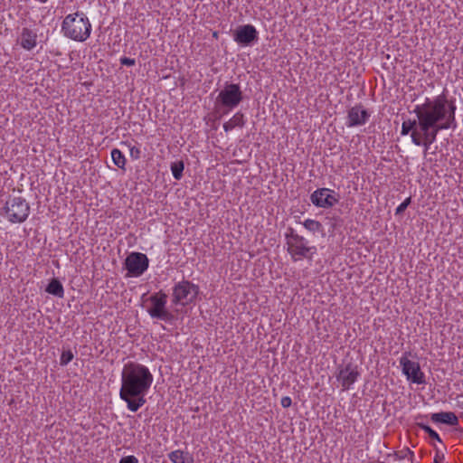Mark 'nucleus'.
<instances>
[{
    "label": "nucleus",
    "instance_id": "4",
    "mask_svg": "<svg viewBox=\"0 0 463 463\" xmlns=\"http://www.w3.org/2000/svg\"><path fill=\"white\" fill-rule=\"evenodd\" d=\"M420 119L419 133H411V137L415 146H423L426 153L436 141L439 132L443 129L436 125V118L430 116L421 117Z\"/></svg>",
    "mask_w": 463,
    "mask_h": 463
},
{
    "label": "nucleus",
    "instance_id": "5",
    "mask_svg": "<svg viewBox=\"0 0 463 463\" xmlns=\"http://www.w3.org/2000/svg\"><path fill=\"white\" fill-rule=\"evenodd\" d=\"M5 212L9 222H24L30 213L29 203L21 196L10 197L5 203Z\"/></svg>",
    "mask_w": 463,
    "mask_h": 463
},
{
    "label": "nucleus",
    "instance_id": "35",
    "mask_svg": "<svg viewBox=\"0 0 463 463\" xmlns=\"http://www.w3.org/2000/svg\"><path fill=\"white\" fill-rule=\"evenodd\" d=\"M400 463H403V462H400Z\"/></svg>",
    "mask_w": 463,
    "mask_h": 463
},
{
    "label": "nucleus",
    "instance_id": "11",
    "mask_svg": "<svg viewBox=\"0 0 463 463\" xmlns=\"http://www.w3.org/2000/svg\"><path fill=\"white\" fill-rule=\"evenodd\" d=\"M400 364L408 380L418 384L425 383L424 373L420 371L419 363L411 361L403 355L400 358Z\"/></svg>",
    "mask_w": 463,
    "mask_h": 463
},
{
    "label": "nucleus",
    "instance_id": "34",
    "mask_svg": "<svg viewBox=\"0 0 463 463\" xmlns=\"http://www.w3.org/2000/svg\"><path fill=\"white\" fill-rule=\"evenodd\" d=\"M41 3H46L48 0H39Z\"/></svg>",
    "mask_w": 463,
    "mask_h": 463
},
{
    "label": "nucleus",
    "instance_id": "16",
    "mask_svg": "<svg viewBox=\"0 0 463 463\" xmlns=\"http://www.w3.org/2000/svg\"><path fill=\"white\" fill-rule=\"evenodd\" d=\"M370 115L366 109L363 108V106H354L348 111V127L360 126L366 123Z\"/></svg>",
    "mask_w": 463,
    "mask_h": 463
},
{
    "label": "nucleus",
    "instance_id": "13",
    "mask_svg": "<svg viewBox=\"0 0 463 463\" xmlns=\"http://www.w3.org/2000/svg\"><path fill=\"white\" fill-rule=\"evenodd\" d=\"M359 376V373L355 366L347 364L345 367L339 369L336 379L341 383L343 390H348L354 383Z\"/></svg>",
    "mask_w": 463,
    "mask_h": 463
},
{
    "label": "nucleus",
    "instance_id": "17",
    "mask_svg": "<svg viewBox=\"0 0 463 463\" xmlns=\"http://www.w3.org/2000/svg\"><path fill=\"white\" fill-rule=\"evenodd\" d=\"M36 38L37 35L32 30L28 28H24L21 33V46L27 50L31 51L36 46Z\"/></svg>",
    "mask_w": 463,
    "mask_h": 463
},
{
    "label": "nucleus",
    "instance_id": "30",
    "mask_svg": "<svg viewBox=\"0 0 463 463\" xmlns=\"http://www.w3.org/2000/svg\"><path fill=\"white\" fill-rule=\"evenodd\" d=\"M120 63L122 65H126V66H133L136 64V61H135V59H132V58L122 57V58H120Z\"/></svg>",
    "mask_w": 463,
    "mask_h": 463
},
{
    "label": "nucleus",
    "instance_id": "31",
    "mask_svg": "<svg viewBox=\"0 0 463 463\" xmlns=\"http://www.w3.org/2000/svg\"><path fill=\"white\" fill-rule=\"evenodd\" d=\"M119 463H138V459L135 456L123 457Z\"/></svg>",
    "mask_w": 463,
    "mask_h": 463
},
{
    "label": "nucleus",
    "instance_id": "29",
    "mask_svg": "<svg viewBox=\"0 0 463 463\" xmlns=\"http://www.w3.org/2000/svg\"><path fill=\"white\" fill-rule=\"evenodd\" d=\"M411 203V198H407L404 202H402L397 208H396V214H400L405 211V209L408 207V205Z\"/></svg>",
    "mask_w": 463,
    "mask_h": 463
},
{
    "label": "nucleus",
    "instance_id": "21",
    "mask_svg": "<svg viewBox=\"0 0 463 463\" xmlns=\"http://www.w3.org/2000/svg\"><path fill=\"white\" fill-rule=\"evenodd\" d=\"M46 292L59 298H62L64 294L63 286L59 279H52L46 288Z\"/></svg>",
    "mask_w": 463,
    "mask_h": 463
},
{
    "label": "nucleus",
    "instance_id": "19",
    "mask_svg": "<svg viewBox=\"0 0 463 463\" xmlns=\"http://www.w3.org/2000/svg\"><path fill=\"white\" fill-rule=\"evenodd\" d=\"M168 458L173 463H193L194 461L188 452L179 449L170 452Z\"/></svg>",
    "mask_w": 463,
    "mask_h": 463
},
{
    "label": "nucleus",
    "instance_id": "28",
    "mask_svg": "<svg viewBox=\"0 0 463 463\" xmlns=\"http://www.w3.org/2000/svg\"><path fill=\"white\" fill-rule=\"evenodd\" d=\"M129 155L130 156L137 160V159H139L140 158V156H141V151L138 147L137 146H130L129 147Z\"/></svg>",
    "mask_w": 463,
    "mask_h": 463
},
{
    "label": "nucleus",
    "instance_id": "20",
    "mask_svg": "<svg viewBox=\"0 0 463 463\" xmlns=\"http://www.w3.org/2000/svg\"><path fill=\"white\" fill-rule=\"evenodd\" d=\"M244 126V116L241 112H237L229 121L223 124V129L225 132L231 131L235 127Z\"/></svg>",
    "mask_w": 463,
    "mask_h": 463
},
{
    "label": "nucleus",
    "instance_id": "6",
    "mask_svg": "<svg viewBox=\"0 0 463 463\" xmlns=\"http://www.w3.org/2000/svg\"><path fill=\"white\" fill-rule=\"evenodd\" d=\"M286 238L288 246V251L293 258H311L315 253L316 248L309 247L307 241L303 236L295 233L293 229L289 230V233L286 234Z\"/></svg>",
    "mask_w": 463,
    "mask_h": 463
},
{
    "label": "nucleus",
    "instance_id": "2",
    "mask_svg": "<svg viewBox=\"0 0 463 463\" xmlns=\"http://www.w3.org/2000/svg\"><path fill=\"white\" fill-rule=\"evenodd\" d=\"M426 109L425 117L430 116L435 119L436 125L442 129H449L456 124V106L453 101H449L444 94L439 95L434 99L427 98L423 103Z\"/></svg>",
    "mask_w": 463,
    "mask_h": 463
},
{
    "label": "nucleus",
    "instance_id": "32",
    "mask_svg": "<svg viewBox=\"0 0 463 463\" xmlns=\"http://www.w3.org/2000/svg\"><path fill=\"white\" fill-rule=\"evenodd\" d=\"M280 403L283 408H288L291 406L292 403L291 398L288 396H285L281 399Z\"/></svg>",
    "mask_w": 463,
    "mask_h": 463
},
{
    "label": "nucleus",
    "instance_id": "8",
    "mask_svg": "<svg viewBox=\"0 0 463 463\" xmlns=\"http://www.w3.org/2000/svg\"><path fill=\"white\" fill-rule=\"evenodd\" d=\"M198 294V287L187 280H183L174 287L173 302L186 305L194 301Z\"/></svg>",
    "mask_w": 463,
    "mask_h": 463
},
{
    "label": "nucleus",
    "instance_id": "23",
    "mask_svg": "<svg viewBox=\"0 0 463 463\" xmlns=\"http://www.w3.org/2000/svg\"><path fill=\"white\" fill-rule=\"evenodd\" d=\"M111 157H112L113 163L118 168L125 169L126 158H125V156L122 154V152L119 149H118V148L112 149Z\"/></svg>",
    "mask_w": 463,
    "mask_h": 463
},
{
    "label": "nucleus",
    "instance_id": "12",
    "mask_svg": "<svg viewBox=\"0 0 463 463\" xmlns=\"http://www.w3.org/2000/svg\"><path fill=\"white\" fill-rule=\"evenodd\" d=\"M233 37L239 44L249 46L258 40V32L251 24L241 25L236 29Z\"/></svg>",
    "mask_w": 463,
    "mask_h": 463
},
{
    "label": "nucleus",
    "instance_id": "24",
    "mask_svg": "<svg viewBox=\"0 0 463 463\" xmlns=\"http://www.w3.org/2000/svg\"><path fill=\"white\" fill-rule=\"evenodd\" d=\"M303 225L304 227L315 233V232H324V229H323V225L318 222V221H316V220H313V219H307L304 222H303Z\"/></svg>",
    "mask_w": 463,
    "mask_h": 463
},
{
    "label": "nucleus",
    "instance_id": "14",
    "mask_svg": "<svg viewBox=\"0 0 463 463\" xmlns=\"http://www.w3.org/2000/svg\"><path fill=\"white\" fill-rule=\"evenodd\" d=\"M311 202L317 207L329 208L337 203V199L327 188H320L311 194Z\"/></svg>",
    "mask_w": 463,
    "mask_h": 463
},
{
    "label": "nucleus",
    "instance_id": "27",
    "mask_svg": "<svg viewBox=\"0 0 463 463\" xmlns=\"http://www.w3.org/2000/svg\"><path fill=\"white\" fill-rule=\"evenodd\" d=\"M74 355L71 350L63 351L61 355L60 364L67 365L72 359Z\"/></svg>",
    "mask_w": 463,
    "mask_h": 463
},
{
    "label": "nucleus",
    "instance_id": "22",
    "mask_svg": "<svg viewBox=\"0 0 463 463\" xmlns=\"http://www.w3.org/2000/svg\"><path fill=\"white\" fill-rule=\"evenodd\" d=\"M394 459L403 463H413L414 453L410 449L405 448L394 453Z\"/></svg>",
    "mask_w": 463,
    "mask_h": 463
},
{
    "label": "nucleus",
    "instance_id": "7",
    "mask_svg": "<svg viewBox=\"0 0 463 463\" xmlns=\"http://www.w3.org/2000/svg\"><path fill=\"white\" fill-rule=\"evenodd\" d=\"M243 99V94L239 84L226 82L219 92L217 101L229 110L236 108Z\"/></svg>",
    "mask_w": 463,
    "mask_h": 463
},
{
    "label": "nucleus",
    "instance_id": "26",
    "mask_svg": "<svg viewBox=\"0 0 463 463\" xmlns=\"http://www.w3.org/2000/svg\"><path fill=\"white\" fill-rule=\"evenodd\" d=\"M418 426L423 430L426 433L429 434L430 438L438 440L439 442H441V439L439 436V434L432 430L428 424H425L423 422H419Z\"/></svg>",
    "mask_w": 463,
    "mask_h": 463
},
{
    "label": "nucleus",
    "instance_id": "15",
    "mask_svg": "<svg viewBox=\"0 0 463 463\" xmlns=\"http://www.w3.org/2000/svg\"><path fill=\"white\" fill-rule=\"evenodd\" d=\"M416 114V119H408L404 121L402 125V136L408 135L410 132L414 133L420 131V123L421 117L425 116L426 109H424L423 104L417 105L413 110Z\"/></svg>",
    "mask_w": 463,
    "mask_h": 463
},
{
    "label": "nucleus",
    "instance_id": "18",
    "mask_svg": "<svg viewBox=\"0 0 463 463\" xmlns=\"http://www.w3.org/2000/svg\"><path fill=\"white\" fill-rule=\"evenodd\" d=\"M431 420L435 423H445L450 426L458 425V419L453 412H438L431 414Z\"/></svg>",
    "mask_w": 463,
    "mask_h": 463
},
{
    "label": "nucleus",
    "instance_id": "10",
    "mask_svg": "<svg viewBox=\"0 0 463 463\" xmlns=\"http://www.w3.org/2000/svg\"><path fill=\"white\" fill-rule=\"evenodd\" d=\"M148 258L140 252H132L125 260V267L129 277H139L148 268Z\"/></svg>",
    "mask_w": 463,
    "mask_h": 463
},
{
    "label": "nucleus",
    "instance_id": "9",
    "mask_svg": "<svg viewBox=\"0 0 463 463\" xmlns=\"http://www.w3.org/2000/svg\"><path fill=\"white\" fill-rule=\"evenodd\" d=\"M152 307L147 310L153 318L168 321L172 318L171 313L165 308L167 295L160 290L150 297Z\"/></svg>",
    "mask_w": 463,
    "mask_h": 463
},
{
    "label": "nucleus",
    "instance_id": "33",
    "mask_svg": "<svg viewBox=\"0 0 463 463\" xmlns=\"http://www.w3.org/2000/svg\"><path fill=\"white\" fill-rule=\"evenodd\" d=\"M434 462H435V463H440V461H439V459L438 458V457H436V458H434Z\"/></svg>",
    "mask_w": 463,
    "mask_h": 463
},
{
    "label": "nucleus",
    "instance_id": "1",
    "mask_svg": "<svg viewBox=\"0 0 463 463\" xmlns=\"http://www.w3.org/2000/svg\"><path fill=\"white\" fill-rule=\"evenodd\" d=\"M153 383L148 368L137 363L125 364L121 373L119 397L127 402L128 409L137 411L146 402V393Z\"/></svg>",
    "mask_w": 463,
    "mask_h": 463
},
{
    "label": "nucleus",
    "instance_id": "25",
    "mask_svg": "<svg viewBox=\"0 0 463 463\" xmlns=\"http://www.w3.org/2000/svg\"><path fill=\"white\" fill-rule=\"evenodd\" d=\"M184 165L183 161H177L171 165V171L173 174V176L176 180H180L183 176V171H184Z\"/></svg>",
    "mask_w": 463,
    "mask_h": 463
},
{
    "label": "nucleus",
    "instance_id": "3",
    "mask_svg": "<svg viewBox=\"0 0 463 463\" xmlns=\"http://www.w3.org/2000/svg\"><path fill=\"white\" fill-rule=\"evenodd\" d=\"M64 35L71 40L84 42L89 38L91 25L89 19L83 14H68L61 25Z\"/></svg>",
    "mask_w": 463,
    "mask_h": 463
}]
</instances>
